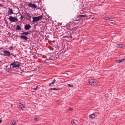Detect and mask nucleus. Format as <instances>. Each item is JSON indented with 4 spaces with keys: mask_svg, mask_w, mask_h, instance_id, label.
<instances>
[{
    "mask_svg": "<svg viewBox=\"0 0 125 125\" xmlns=\"http://www.w3.org/2000/svg\"><path fill=\"white\" fill-rule=\"evenodd\" d=\"M20 64L19 63L17 62H13L10 65L11 68H13L14 67H19Z\"/></svg>",
    "mask_w": 125,
    "mask_h": 125,
    "instance_id": "f257e3e1",
    "label": "nucleus"
},
{
    "mask_svg": "<svg viewBox=\"0 0 125 125\" xmlns=\"http://www.w3.org/2000/svg\"><path fill=\"white\" fill-rule=\"evenodd\" d=\"M23 17L22 15H21V19H22Z\"/></svg>",
    "mask_w": 125,
    "mask_h": 125,
    "instance_id": "b1692460",
    "label": "nucleus"
},
{
    "mask_svg": "<svg viewBox=\"0 0 125 125\" xmlns=\"http://www.w3.org/2000/svg\"><path fill=\"white\" fill-rule=\"evenodd\" d=\"M64 38H68L69 37H68V36H65L64 37Z\"/></svg>",
    "mask_w": 125,
    "mask_h": 125,
    "instance_id": "7c9ffc66",
    "label": "nucleus"
},
{
    "mask_svg": "<svg viewBox=\"0 0 125 125\" xmlns=\"http://www.w3.org/2000/svg\"><path fill=\"white\" fill-rule=\"evenodd\" d=\"M0 6L3 7V6L2 5V4H0Z\"/></svg>",
    "mask_w": 125,
    "mask_h": 125,
    "instance_id": "cd10ccee",
    "label": "nucleus"
},
{
    "mask_svg": "<svg viewBox=\"0 0 125 125\" xmlns=\"http://www.w3.org/2000/svg\"><path fill=\"white\" fill-rule=\"evenodd\" d=\"M28 16L29 17L28 19H30L31 18V17L29 15Z\"/></svg>",
    "mask_w": 125,
    "mask_h": 125,
    "instance_id": "bb28decb",
    "label": "nucleus"
},
{
    "mask_svg": "<svg viewBox=\"0 0 125 125\" xmlns=\"http://www.w3.org/2000/svg\"><path fill=\"white\" fill-rule=\"evenodd\" d=\"M112 19V18H108V17H106V20H109L110 19Z\"/></svg>",
    "mask_w": 125,
    "mask_h": 125,
    "instance_id": "aec40b11",
    "label": "nucleus"
},
{
    "mask_svg": "<svg viewBox=\"0 0 125 125\" xmlns=\"http://www.w3.org/2000/svg\"><path fill=\"white\" fill-rule=\"evenodd\" d=\"M86 16L83 15H79L77 16V17H86Z\"/></svg>",
    "mask_w": 125,
    "mask_h": 125,
    "instance_id": "dca6fc26",
    "label": "nucleus"
},
{
    "mask_svg": "<svg viewBox=\"0 0 125 125\" xmlns=\"http://www.w3.org/2000/svg\"><path fill=\"white\" fill-rule=\"evenodd\" d=\"M10 48H12V49H13V47H12V46H11V47H10Z\"/></svg>",
    "mask_w": 125,
    "mask_h": 125,
    "instance_id": "72a5a7b5",
    "label": "nucleus"
},
{
    "mask_svg": "<svg viewBox=\"0 0 125 125\" xmlns=\"http://www.w3.org/2000/svg\"><path fill=\"white\" fill-rule=\"evenodd\" d=\"M20 104H21V105H19V108H20V107L21 109H22L23 108H24L25 107V106L23 104L21 103H20Z\"/></svg>",
    "mask_w": 125,
    "mask_h": 125,
    "instance_id": "f8f14e48",
    "label": "nucleus"
},
{
    "mask_svg": "<svg viewBox=\"0 0 125 125\" xmlns=\"http://www.w3.org/2000/svg\"><path fill=\"white\" fill-rule=\"evenodd\" d=\"M11 106L12 107V104H11Z\"/></svg>",
    "mask_w": 125,
    "mask_h": 125,
    "instance_id": "f704fd0d",
    "label": "nucleus"
},
{
    "mask_svg": "<svg viewBox=\"0 0 125 125\" xmlns=\"http://www.w3.org/2000/svg\"><path fill=\"white\" fill-rule=\"evenodd\" d=\"M125 59H122V60H117L116 61V62L118 63H122L124 62V61L125 60Z\"/></svg>",
    "mask_w": 125,
    "mask_h": 125,
    "instance_id": "9b49d317",
    "label": "nucleus"
},
{
    "mask_svg": "<svg viewBox=\"0 0 125 125\" xmlns=\"http://www.w3.org/2000/svg\"><path fill=\"white\" fill-rule=\"evenodd\" d=\"M72 109L71 108H69L68 109V110L69 111H72Z\"/></svg>",
    "mask_w": 125,
    "mask_h": 125,
    "instance_id": "a878e982",
    "label": "nucleus"
},
{
    "mask_svg": "<svg viewBox=\"0 0 125 125\" xmlns=\"http://www.w3.org/2000/svg\"><path fill=\"white\" fill-rule=\"evenodd\" d=\"M70 37H71V38H72L71 36H70Z\"/></svg>",
    "mask_w": 125,
    "mask_h": 125,
    "instance_id": "e433bc0d",
    "label": "nucleus"
},
{
    "mask_svg": "<svg viewBox=\"0 0 125 125\" xmlns=\"http://www.w3.org/2000/svg\"><path fill=\"white\" fill-rule=\"evenodd\" d=\"M28 7H31L34 9L36 8L37 7V6L35 4H32L31 3H30L28 5Z\"/></svg>",
    "mask_w": 125,
    "mask_h": 125,
    "instance_id": "423d86ee",
    "label": "nucleus"
},
{
    "mask_svg": "<svg viewBox=\"0 0 125 125\" xmlns=\"http://www.w3.org/2000/svg\"><path fill=\"white\" fill-rule=\"evenodd\" d=\"M111 21H112V20H111Z\"/></svg>",
    "mask_w": 125,
    "mask_h": 125,
    "instance_id": "c9c22d12",
    "label": "nucleus"
},
{
    "mask_svg": "<svg viewBox=\"0 0 125 125\" xmlns=\"http://www.w3.org/2000/svg\"><path fill=\"white\" fill-rule=\"evenodd\" d=\"M12 125H15L16 124V121L14 120H12L11 121Z\"/></svg>",
    "mask_w": 125,
    "mask_h": 125,
    "instance_id": "2eb2a0df",
    "label": "nucleus"
},
{
    "mask_svg": "<svg viewBox=\"0 0 125 125\" xmlns=\"http://www.w3.org/2000/svg\"><path fill=\"white\" fill-rule=\"evenodd\" d=\"M21 34L22 35H27L28 34H30V33H29L28 32H23L22 33H21Z\"/></svg>",
    "mask_w": 125,
    "mask_h": 125,
    "instance_id": "ddd939ff",
    "label": "nucleus"
},
{
    "mask_svg": "<svg viewBox=\"0 0 125 125\" xmlns=\"http://www.w3.org/2000/svg\"><path fill=\"white\" fill-rule=\"evenodd\" d=\"M52 84H53V83L52 82L51 83H49V85H50Z\"/></svg>",
    "mask_w": 125,
    "mask_h": 125,
    "instance_id": "c756f323",
    "label": "nucleus"
},
{
    "mask_svg": "<svg viewBox=\"0 0 125 125\" xmlns=\"http://www.w3.org/2000/svg\"><path fill=\"white\" fill-rule=\"evenodd\" d=\"M34 120H35L37 121L38 119V118H36L34 119Z\"/></svg>",
    "mask_w": 125,
    "mask_h": 125,
    "instance_id": "393cba45",
    "label": "nucleus"
},
{
    "mask_svg": "<svg viewBox=\"0 0 125 125\" xmlns=\"http://www.w3.org/2000/svg\"><path fill=\"white\" fill-rule=\"evenodd\" d=\"M31 27L29 24H26L25 26L24 29L26 30H29Z\"/></svg>",
    "mask_w": 125,
    "mask_h": 125,
    "instance_id": "0eeeda50",
    "label": "nucleus"
},
{
    "mask_svg": "<svg viewBox=\"0 0 125 125\" xmlns=\"http://www.w3.org/2000/svg\"><path fill=\"white\" fill-rule=\"evenodd\" d=\"M2 122V120H0V123H1Z\"/></svg>",
    "mask_w": 125,
    "mask_h": 125,
    "instance_id": "2f4dec72",
    "label": "nucleus"
},
{
    "mask_svg": "<svg viewBox=\"0 0 125 125\" xmlns=\"http://www.w3.org/2000/svg\"><path fill=\"white\" fill-rule=\"evenodd\" d=\"M49 90H60V89L59 88H50L49 89Z\"/></svg>",
    "mask_w": 125,
    "mask_h": 125,
    "instance_id": "4468645a",
    "label": "nucleus"
},
{
    "mask_svg": "<svg viewBox=\"0 0 125 125\" xmlns=\"http://www.w3.org/2000/svg\"><path fill=\"white\" fill-rule=\"evenodd\" d=\"M123 45L121 44L118 45H117V47L118 48H120L123 47Z\"/></svg>",
    "mask_w": 125,
    "mask_h": 125,
    "instance_id": "6ab92c4d",
    "label": "nucleus"
},
{
    "mask_svg": "<svg viewBox=\"0 0 125 125\" xmlns=\"http://www.w3.org/2000/svg\"><path fill=\"white\" fill-rule=\"evenodd\" d=\"M21 28L18 25L17 26V28H16V29L17 30H20L21 29Z\"/></svg>",
    "mask_w": 125,
    "mask_h": 125,
    "instance_id": "a211bd4d",
    "label": "nucleus"
},
{
    "mask_svg": "<svg viewBox=\"0 0 125 125\" xmlns=\"http://www.w3.org/2000/svg\"><path fill=\"white\" fill-rule=\"evenodd\" d=\"M78 20H74L73 21H72L73 22L74 21H77Z\"/></svg>",
    "mask_w": 125,
    "mask_h": 125,
    "instance_id": "473e14b6",
    "label": "nucleus"
},
{
    "mask_svg": "<svg viewBox=\"0 0 125 125\" xmlns=\"http://www.w3.org/2000/svg\"><path fill=\"white\" fill-rule=\"evenodd\" d=\"M43 17L42 15H40L38 17H33V21L32 22L33 23H35L38 21L39 20L41 19Z\"/></svg>",
    "mask_w": 125,
    "mask_h": 125,
    "instance_id": "f03ea898",
    "label": "nucleus"
},
{
    "mask_svg": "<svg viewBox=\"0 0 125 125\" xmlns=\"http://www.w3.org/2000/svg\"><path fill=\"white\" fill-rule=\"evenodd\" d=\"M20 39H23L25 41L27 40L28 39V38L26 37H25L23 36H20Z\"/></svg>",
    "mask_w": 125,
    "mask_h": 125,
    "instance_id": "9d476101",
    "label": "nucleus"
},
{
    "mask_svg": "<svg viewBox=\"0 0 125 125\" xmlns=\"http://www.w3.org/2000/svg\"><path fill=\"white\" fill-rule=\"evenodd\" d=\"M56 81L55 79H54L52 81V82L53 84Z\"/></svg>",
    "mask_w": 125,
    "mask_h": 125,
    "instance_id": "4be33fe9",
    "label": "nucleus"
},
{
    "mask_svg": "<svg viewBox=\"0 0 125 125\" xmlns=\"http://www.w3.org/2000/svg\"><path fill=\"white\" fill-rule=\"evenodd\" d=\"M95 80L91 79H89L88 82L91 85H95L96 84V83Z\"/></svg>",
    "mask_w": 125,
    "mask_h": 125,
    "instance_id": "20e7f679",
    "label": "nucleus"
},
{
    "mask_svg": "<svg viewBox=\"0 0 125 125\" xmlns=\"http://www.w3.org/2000/svg\"><path fill=\"white\" fill-rule=\"evenodd\" d=\"M96 117L95 114L94 113H93L92 114L90 115L89 116V118H94Z\"/></svg>",
    "mask_w": 125,
    "mask_h": 125,
    "instance_id": "1a4fd4ad",
    "label": "nucleus"
},
{
    "mask_svg": "<svg viewBox=\"0 0 125 125\" xmlns=\"http://www.w3.org/2000/svg\"><path fill=\"white\" fill-rule=\"evenodd\" d=\"M38 87V86H37L36 88H34L33 89L35 91L37 90Z\"/></svg>",
    "mask_w": 125,
    "mask_h": 125,
    "instance_id": "412c9836",
    "label": "nucleus"
},
{
    "mask_svg": "<svg viewBox=\"0 0 125 125\" xmlns=\"http://www.w3.org/2000/svg\"><path fill=\"white\" fill-rule=\"evenodd\" d=\"M3 53L4 56H7L8 57H9L10 55V52L7 50H5L3 51Z\"/></svg>",
    "mask_w": 125,
    "mask_h": 125,
    "instance_id": "39448f33",
    "label": "nucleus"
},
{
    "mask_svg": "<svg viewBox=\"0 0 125 125\" xmlns=\"http://www.w3.org/2000/svg\"><path fill=\"white\" fill-rule=\"evenodd\" d=\"M8 19L11 22H16L18 21L17 17L10 16L8 18Z\"/></svg>",
    "mask_w": 125,
    "mask_h": 125,
    "instance_id": "7ed1b4c3",
    "label": "nucleus"
},
{
    "mask_svg": "<svg viewBox=\"0 0 125 125\" xmlns=\"http://www.w3.org/2000/svg\"><path fill=\"white\" fill-rule=\"evenodd\" d=\"M8 15H10L13 14V12L11 9L9 8L8 11Z\"/></svg>",
    "mask_w": 125,
    "mask_h": 125,
    "instance_id": "6e6552de",
    "label": "nucleus"
},
{
    "mask_svg": "<svg viewBox=\"0 0 125 125\" xmlns=\"http://www.w3.org/2000/svg\"><path fill=\"white\" fill-rule=\"evenodd\" d=\"M68 86H69V87H73V86H72L71 85H70V84H68Z\"/></svg>",
    "mask_w": 125,
    "mask_h": 125,
    "instance_id": "5701e85b",
    "label": "nucleus"
},
{
    "mask_svg": "<svg viewBox=\"0 0 125 125\" xmlns=\"http://www.w3.org/2000/svg\"><path fill=\"white\" fill-rule=\"evenodd\" d=\"M52 84H53V83L52 82L51 83H49V85H50Z\"/></svg>",
    "mask_w": 125,
    "mask_h": 125,
    "instance_id": "c85d7f7f",
    "label": "nucleus"
},
{
    "mask_svg": "<svg viewBox=\"0 0 125 125\" xmlns=\"http://www.w3.org/2000/svg\"><path fill=\"white\" fill-rule=\"evenodd\" d=\"M71 124L73 125H76V123L73 120H72L71 122Z\"/></svg>",
    "mask_w": 125,
    "mask_h": 125,
    "instance_id": "f3484780",
    "label": "nucleus"
}]
</instances>
